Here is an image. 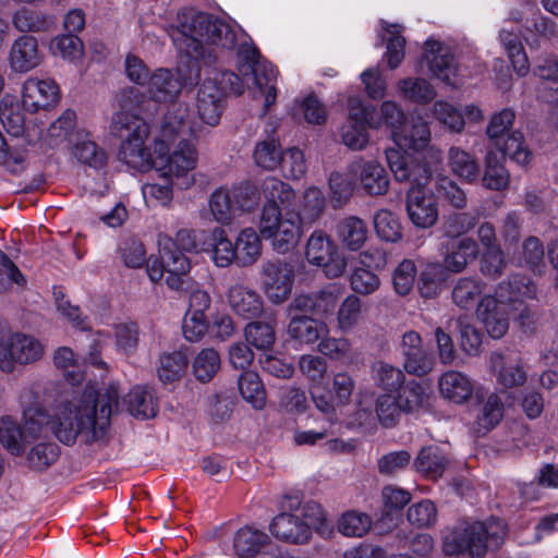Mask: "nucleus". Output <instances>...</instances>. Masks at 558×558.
I'll return each mask as SVG.
<instances>
[{
	"instance_id": "obj_1",
	"label": "nucleus",
	"mask_w": 558,
	"mask_h": 558,
	"mask_svg": "<svg viewBox=\"0 0 558 558\" xmlns=\"http://www.w3.org/2000/svg\"><path fill=\"white\" fill-rule=\"evenodd\" d=\"M178 51L191 60L209 61L217 51L236 48L239 72L254 84V97L264 96L267 110L277 98V76L274 65L260 59L257 49L247 44L241 29L223 20L193 9L178 14V24L170 33Z\"/></svg>"
},
{
	"instance_id": "obj_2",
	"label": "nucleus",
	"mask_w": 558,
	"mask_h": 558,
	"mask_svg": "<svg viewBox=\"0 0 558 558\" xmlns=\"http://www.w3.org/2000/svg\"><path fill=\"white\" fill-rule=\"evenodd\" d=\"M118 399V389L113 385L101 392L93 385L65 391L56 400L51 414L46 413L44 429L48 428L64 445H73L80 438L96 439L108 427Z\"/></svg>"
},
{
	"instance_id": "obj_3",
	"label": "nucleus",
	"mask_w": 558,
	"mask_h": 558,
	"mask_svg": "<svg viewBox=\"0 0 558 558\" xmlns=\"http://www.w3.org/2000/svg\"><path fill=\"white\" fill-rule=\"evenodd\" d=\"M119 111L112 116L111 130L121 138L118 158L131 169H151L153 155L147 145L150 129L140 113L149 112V99L134 88L123 89L119 97Z\"/></svg>"
},
{
	"instance_id": "obj_4",
	"label": "nucleus",
	"mask_w": 558,
	"mask_h": 558,
	"mask_svg": "<svg viewBox=\"0 0 558 558\" xmlns=\"http://www.w3.org/2000/svg\"><path fill=\"white\" fill-rule=\"evenodd\" d=\"M536 294L534 283L526 277L515 275L507 282H501L496 296L483 295L476 307V316L485 326L488 335L499 339L506 335L509 328L508 302H517L520 299H532Z\"/></svg>"
},
{
	"instance_id": "obj_5",
	"label": "nucleus",
	"mask_w": 558,
	"mask_h": 558,
	"mask_svg": "<svg viewBox=\"0 0 558 558\" xmlns=\"http://www.w3.org/2000/svg\"><path fill=\"white\" fill-rule=\"evenodd\" d=\"M506 536V525L499 519L475 522L444 536V551L448 556L465 555L482 558L487 549L501 546Z\"/></svg>"
},
{
	"instance_id": "obj_6",
	"label": "nucleus",
	"mask_w": 558,
	"mask_h": 558,
	"mask_svg": "<svg viewBox=\"0 0 558 558\" xmlns=\"http://www.w3.org/2000/svg\"><path fill=\"white\" fill-rule=\"evenodd\" d=\"M258 232L278 254L294 250L303 234V225L295 210L282 211L279 206L264 205L258 220Z\"/></svg>"
},
{
	"instance_id": "obj_7",
	"label": "nucleus",
	"mask_w": 558,
	"mask_h": 558,
	"mask_svg": "<svg viewBox=\"0 0 558 558\" xmlns=\"http://www.w3.org/2000/svg\"><path fill=\"white\" fill-rule=\"evenodd\" d=\"M163 143L155 141L151 168L160 172L165 179L172 181V184L181 190H186L195 183L193 170L198 161V151L195 145L181 140L170 153L163 151Z\"/></svg>"
},
{
	"instance_id": "obj_8",
	"label": "nucleus",
	"mask_w": 558,
	"mask_h": 558,
	"mask_svg": "<svg viewBox=\"0 0 558 558\" xmlns=\"http://www.w3.org/2000/svg\"><path fill=\"white\" fill-rule=\"evenodd\" d=\"M242 80L233 72H215L197 87L195 107L202 123L216 126L221 118L222 100L227 93L241 94Z\"/></svg>"
},
{
	"instance_id": "obj_9",
	"label": "nucleus",
	"mask_w": 558,
	"mask_h": 558,
	"mask_svg": "<svg viewBox=\"0 0 558 558\" xmlns=\"http://www.w3.org/2000/svg\"><path fill=\"white\" fill-rule=\"evenodd\" d=\"M158 257L148 258L146 272L151 282H159L167 274V286L175 291L186 290L191 262L175 247L173 239L160 233L157 240Z\"/></svg>"
},
{
	"instance_id": "obj_10",
	"label": "nucleus",
	"mask_w": 558,
	"mask_h": 558,
	"mask_svg": "<svg viewBox=\"0 0 558 558\" xmlns=\"http://www.w3.org/2000/svg\"><path fill=\"white\" fill-rule=\"evenodd\" d=\"M46 412L40 408L24 410V425L21 426L11 416L0 418V442L14 456H21L26 446L44 435Z\"/></svg>"
},
{
	"instance_id": "obj_11",
	"label": "nucleus",
	"mask_w": 558,
	"mask_h": 558,
	"mask_svg": "<svg viewBox=\"0 0 558 558\" xmlns=\"http://www.w3.org/2000/svg\"><path fill=\"white\" fill-rule=\"evenodd\" d=\"M305 258L318 267L328 279L342 277L348 268V258L331 236L324 230L313 231L305 244Z\"/></svg>"
},
{
	"instance_id": "obj_12",
	"label": "nucleus",
	"mask_w": 558,
	"mask_h": 558,
	"mask_svg": "<svg viewBox=\"0 0 558 558\" xmlns=\"http://www.w3.org/2000/svg\"><path fill=\"white\" fill-rule=\"evenodd\" d=\"M43 343L31 335L15 332L0 340V369L10 374L16 365H27L44 355Z\"/></svg>"
},
{
	"instance_id": "obj_13",
	"label": "nucleus",
	"mask_w": 558,
	"mask_h": 558,
	"mask_svg": "<svg viewBox=\"0 0 558 558\" xmlns=\"http://www.w3.org/2000/svg\"><path fill=\"white\" fill-rule=\"evenodd\" d=\"M260 275L262 290L270 303L278 305L290 299L295 280L293 263L279 258L266 260Z\"/></svg>"
},
{
	"instance_id": "obj_14",
	"label": "nucleus",
	"mask_w": 558,
	"mask_h": 558,
	"mask_svg": "<svg viewBox=\"0 0 558 558\" xmlns=\"http://www.w3.org/2000/svg\"><path fill=\"white\" fill-rule=\"evenodd\" d=\"M159 132L161 138L157 141L163 143L182 135L197 137L203 132V125L192 118L187 105L173 102L160 120Z\"/></svg>"
},
{
	"instance_id": "obj_15",
	"label": "nucleus",
	"mask_w": 558,
	"mask_h": 558,
	"mask_svg": "<svg viewBox=\"0 0 558 558\" xmlns=\"http://www.w3.org/2000/svg\"><path fill=\"white\" fill-rule=\"evenodd\" d=\"M424 59L433 77L452 87H458L462 84L450 47L436 40H427L425 43Z\"/></svg>"
},
{
	"instance_id": "obj_16",
	"label": "nucleus",
	"mask_w": 558,
	"mask_h": 558,
	"mask_svg": "<svg viewBox=\"0 0 558 558\" xmlns=\"http://www.w3.org/2000/svg\"><path fill=\"white\" fill-rule=\"evenodd\" d=\"M405 372L414 376H425L434 369L435 357L422 345L418 332L409 330L403 333L400 343Z\"/></svg>"
},
{
	"instance_id": "obj_17",
	"label": "nucleus",
	"mask_w": 558,
	"mask_h": 558,
	"mask_svg": "<svg viewBox=\"0 0 558 558\" xmlns=\"http://www.w3.org/2000/svg\"><path fill=\"white\" fill-rule=\"evenodd\" d=\"M44 60L45 54L39 49L37 38L27 34L15 38L8 52L9 68L12 72L19 74L37 69Z\"/></svg>"
},
{
	"instance_id": "obj_18",
	"label": "nucleus",
	"mask_w": 558,
	"mask_h": 558,
	"mask_svg": "<svg viewBox=\"0 0 558 558\" xmlns=\"http://www.w3.org/2000/svg\"><path fill=\"white\" fill-rule=\"evenodd\" d=\"M59 99L60 89L52 78L31 76L23 83L22 104L32 113L54 106Z\"/></svg>"
},
{
	"instance_id": "obj_19",
	"label": "nucleus",
	"mask_w": 558,
	"mask_h": 558,
	"mask_svg": "<svg viewBox=\"0 0 558 558\" xmlns=\"http://www.w3.org/2000/svg\"><path fill=\"white\" fill-rule=\"evenodd\" d=\"M421 186H412L408 192L407 213L415 227L427 229L438 219V206L435 196Z\"/></svg>"
},
{
	"instance_id": "obj_20",
	"label": "nucleus",
	"mask_w": 558,
	"mask_h": 558,
	"mask_svg": "<svg viewBox=\"0 0 558 558\" xmlns=\"http://www.w3.org/2000/svg\"><path fill=\"white\" fill-rule=\"evenodd\" d=\"M430 129L422 116H411L403 125L392 132V141L398 149L423 151L430 143Z\"/></svg>"
},
{
	"instance_id": "obj_21",
	"label": "nucleus",
	"mask_w": 558,
	"mask_h": 558,
	"mask_svg": "<svg viewBox=\"0 0 558 558\" xmlns=\"http://www.w3.org/2000/svg\"><path fill=\"white\" fill-rule=\"evenodd\" d=\"M351 173L357 185L368 195H384L389 189L387 172L376 160L359 158L352 161Z\"/></svg>"
},
{
	"instance_id": "obj_22",
	"label": "nucleus",
	"mask_w": 558,
	"mask_h": 558,
	"mask_svg": "<svg viewBox=\"0 0 558 558\" xmlns=\"http://www.w3.org/2000/svg\"><path fill=\"white\" fill-rule=\"evenodd\" d=\"M489 362L490 371L501 387L515 388L526 383L527 374L519 356L494 352Z\"/></svg>"
},
{
	"instance_id": "obj_23",
	"label": "nucleus",
	"mask_w": 558,
	"mask_h": 558,
	"mask_svg": "<svg viewBox=\"0 0 558 558\" xmlns=\"http://www.w3.org/2000/svg\"><path fill=\"white\" fill-rule=\"evenodd\" d=\"M335 235L347 252H359L366 244L369 230L365 220L357 216H347L335 227Z\"/></svg>"
},
{
	"instance_id": "obj_24",
	"label": "nucleus",
	"mask_w": 558,
	"mask_h": 558,
	"mask_svg": "<svg viewBox=\"0 0 558 558\" xmlns=\"http://www.w3.org/2000/svg\"><path fill=\"white\" fill-rule=\"evenodd\" d=\"M227 300L231 310L244 319L256 318L264 310L262 296L254 289L241 283L229 288Z\"/></svg>"
},
{
	"instance_id": "obj_25",
	"label": "nucleus",
	"mask_w": 558,
	"mask_h": 558,
	"mask_svg": "<svg viewBox=\"0 0 558 558\" xmlns=\"http://www.w3.org/2000/svg\"><path fill=\"white\" fill-rule=\"evenodd\" d=\"M270 532L275 537L287 543L303 544L311 537L306 523L299 514L280 513L270 523Z\"/></svg>"
},
{
	"instance_id": "obj_26",
	"label": "nucleus",
	"mask_w": 558,
	"mask_h": 558,
	"mask_svg": "<svg viewBox=\"0 0 558 558\" xmlns=\"http://www.w3.org/2000/svg\"><path fill=\"white\" fill-rule=\"evenodd\" d=\"M478 253L476 241L469 236L461 238L446 246L444 267L450 272L460 274L478 256Z\"/></svg>"
},
{
	"instance_id": "obj_27",
	"label": "nucleus",
	"mask_w": 558,
	"mask_h": 558,
	"mask_svg": "<svg viewBox=\"0 0 558 558\" xmlns=\"http://www.w3.org/2000/svg\"><path fill=\"white\" fill-rule=\"evenodd\" d=\"M440 395L454 403H463L473 395V383L463 373L447 371L438 379Z\"/></svg>"
},
{
	"instance_id": "obj_28",
	"label": "nucleus",
	"mask_w": 558,
	"mask_h": 558,
	"mask_svg": "<svg viewBox=\"0 0 558 558\" xmlns=\"http://www.w3.org/2000/svg\"><path fill=\"white\" fill-rule=\"evenodd\" d=\"M72 154L80 162L94 169L102 168L108 159L105 149L99 147L92 134L85 130L76 132Z\"/></svg>"
},
{
	"instance_id": "obj_29",
	"label": "nucleus",
	"mask_w": 558,
	"mask_h": 558,
	"mask_svg": "<svg viewBox=\"0 0 558 558\" xmlns=\"http://www.w3.org/2000/svg\"><path fill=\"white\" fill-rule=\"evenodd\" d=\"M181 89L182 82L169 70L159 69L148 80L149 98L157 102L171 101L181 93Z\"/></svg>"
},
{
	"instance_id": "obj_30",
	"label": "nucleus",
	"mask_w": 558,
	"mask_h": 558,
	"mask_svg": "<svg viewBox=\"0 0 558 558\" xmlns=\"http://www.w3.org/2000/svg\"><path fill=\"white\" fill-rule=\"evenodd\" d=\"M504 416V404L497 393H490L481 404L472 424L477 436H484L495 428Z\"/></svg>"
},
{
	"instance_id": "obj_31",
	"label": "nucleus",
	"mask_w": 558,
	"mask_h": 558,
	"mask_svg": "<svg viewBox=\"0 0 558 558\" xmlns=\"http://www.w3.org/2000/svg\"><path fill=\"white\" fill-rule=\"evenodd\" d=\"M126 411L136 418L147 420L155 417L158 411L157 401L153 390L144 386L133 387L123 398Z\"/></svg>"
},
{
	"instance_id": "obj_32",
	"label": "nucleus",
	"mask_w": 558,
	"mask_h": 558,
	"mask_svg": "<svg viewBox=\"0 0 558 558\" xmlns=\"http://www.w3.org/2000/svg\"><path fill=\"white\" fill-rule=\"evenodd\" d=\"M14 27L21 33H46L54 28L52 15L23 7L12 16Z\"/></svg>"
},
{
	"instance_id": "obj_33",
	"label": "nucleus",
	"mask_w": 558,
	"mask_h": 558,
	"mask_svg": "<svg viewBox=\"0 0 558 558\" xmlns=\"http://www.w3.org/2000/svg\"><path fill=\"white\" fill-rule=\"evenodd\" d=\"M202 251L210 252L214 263L218 267H227L232 262H236L234 243H232L227 232L222 228H215L207 242H203Z\"/></svg>"
},
{
	"instance_id": "obj_34",
	"label": "nucleus",
	"mask_w": 558,
	"mask_h": 558,
	"mask_svg": "<svg viewBox=\"0 0 558 558\" xmlns=\"http://www.w3.org/2000/svg\"><path fill=\"white\" fill-rule=\"evenodd\" d=\"M234 250L238 265H253L262 255L260 234L251 227L242 229L234 240Z\"/></svg>"
},
{
	"instance_id": "obj_35",
	"label": "nucleus",
	"mask_w": 558,
	"mask_h": 558,
	"mask_svg": "<svg viewBox=\"0 0 558 558\" xmlns=\"http://www.w3.org/2000/svg\"><path fill=\"white\" fill-rule=\"evenodd\" d=\"M485 291V283L474 277H462L452 288V302L461 310H472L481 301Z\"/></svg>"
},
{
	"instance_id": "obj_36",
	"label": "nucleus",
	"mask_w": 558,
	"mask_h": 558,
	"mask_svg": "<svg viewBox=\"0 0 558 558\" xmlns=\"http://www.w3.org/2000/svg\"><path fill=\"white\" fill-rule=\"evenodd\" d=\"M268 542L263 531L250 525L239 529L233 537V550L239 558H252Z\"/></svg>"
},
{
	"instance_id": "obj_37",
	"label": "nucleus",
	"mask_w": 558,
	"mask_h": 558,
	"mask_svg": "<svg viewBox=\"0 0 558 558\" xmlns=\"http://www.w3.org/2000/svg\"><path fill=\"white\" fill-rule=\"evenodd\" d=\"M448 165L451 172L463 182L473 183L480 177V165L476 158L460 147L449 148Z\"/></svg>"
},
{
	"instance_id": "obj_38",
	"label": "nucleus",
	"mask_w": 558,
	"mask_h": 558,
	"mask_svg": "<svg viewBox=\"0 0 558 558\" xmlns=\"http://www.w3.org/2000/svg\"><path fill=\"white\" fill-rule=\"evenodd\" d=\"M289 336L302 343L312 344L328 333L325 323L308 316H294L288 325Z\"/></svg>"
},
{
	"instance_id": "obj_39",
	"label": "nucleus",
	"mask_w": 558,
	"mask_h": 558,
	"mask_svg": "<svg viewBox=\"0 0 558 558\" xmlns=\"http://www.w3.org/2000/svg\"><path fill=\"white\" fill-rule=\"evenodd\" d=\"M29 158V143L24 140H15L8 143L0 134V165L15 173L22 171Z\"/></svg>"
},
{
	"instance_id": "obj_40",
	"label": "nucleus",
	"mask_w": 558,
	"mask_h": 558,
	"mask_svg": "<svg viewBox=\"0 0 558 558\" xmlns=\"http://www.w3.org/2000/svg\"><path fill=\"white\" fill-rule=\"evenodd\" d=\"M510 183V173L502 160L494 151H488L485 157V169L482 177V185L490 191H505Z\"/></svg>"
},
{
	"instance_id": "obj_41",
	"label": "nucleus",
	"mask_w": 558,
	"mask_h": 558,
	"mask_svg": "<svg viewBox=\"0 0 558 558\" xmlns=\"http://www.w3.org/2000/svg\"><path fill=\"white\" fill-rule=\"evenodd\" d=\"M208 206L214 220L219 225L229 226L239 217L229 189L220 187L214 191L208 199Z\"/></svg>"
},
{
	"instance_id": "obj_42",
	"label": "nucleus",
	"mask_w": 558,
	"mask_h": 558,
	"mask_svg": "<svg viewBox=\"0 0 558 558\" xmlns=\"http://www.w3.org/2000/svg\"><path fill=\"white\" fill-rule=\"evenodd\" d=\"M371 375L374 385L384 392L395 393L405 381V375L399 367L383 361L372 365Z\"/></svg>"
},
{
	"instance_id": "obj_43",
	"label": "nucleus",
	"mask_w": 558,
	"mask_h": 558,
	"mask_svg": "<svg viewBox=\"0 0 558 558\" xmlns=\"http://www.w3.org/2000/svg\"><path fill=\"white\" fill-rule=\"evenodd\" d=\"M238 389L242 398L255 410H262L266 405V390L258 374L253 371H244L238 378Z\"/></svg>"
},
{
	"instance_id": "obj_44",
	"label": "nucleus",
	"mask_w": 558,
	"mask_h": 558,
	"mask_svg": "<svg viewBox=\"0 0 558 558\" xmlns=\"http://www.w3.org/2000/svg\"><path fill=\"white\" fill-rule=\"evenodd\" d=\"M373 225L379 240L397 243L402 239V225L399 217L389 209L381 208L374 213Z\"/></svg>"
},
{
	"instance_id": "obj_45",
	"label": "nucleus",
	"mask_w": 558,
	"mask_h": 558,
	"mask_svg": "<svg viewBox=\"0 0 558 558\" xmlns=\"http://www.w3.org/2000/svg\"><path fill=\"white\" fill-rule=\"evenodd\" d=\"M325 208L326 198L323 191L316 186H310L305 189L300 203V210L296 213L304 226L317 221L323 216Z\"/></svg>"
},
{
	"instance_id": "obj_46",
	"label": "nucleus",
	"mask_w": 558,
	"mask_h": 558,
	"mask_svg": "<svg viewBox=\"0 0 558 558\" xmlns=\"http://www.w3.org/2000/svg\"><path fill=\"white\" fill-rule=\"evenodd\" d=\"M429 388L416 381H409L395 392L402 412H413L428 404Z\"/></svg>"
},
{
	"instance_id": "obj_47",
	"label": "nucleus",
	"mask_w": 558,
	"mask_h": 558,
	"mask_svg": "<svg viewBox=\"0 0 558 558\" xmlns=\"http://www.w3.org/2000/svg\"><path fill=\"white\" fill-rule=\"evenodd\" d=\"M400 97L416 104H427L436 97L434 86L424 78L407 77L398 82Z\"/></svg>"
},
{
	"instance_id": "obj_48",
	"label": "nucleus",
	"mask_w": 558,
	"mask_h": 558,
	"mask_svg": "<svg viewBox=\"0 0 558 558\" xmlns=\"http://www.w3.org/2000/svg\"><path fill=\"white\" fill-rule=\"evenodd\" d=\"M48 49L53 57H59L68 62H77L84 56V45L82 40L72 34L52 37L49 41Z\"/></svg>"
},
{
	"instance_id": "obj_49",
	"label": "nucleus",
	"mask_w": 558,
	"mask_h": 558,
	"mask_svg": "<svg viewBox=\"0 0 558 558\" xmlns=\"http://www.w3.org/2000/svg\"><path fill=\"white\" fill-rule=\"evenodd\" d=\"M363 317V304L355 294L347 295L337 311V326L342 332H349L359 326Z\"/></svg>"
},
{
	"instance_id": "obj_50",
	"label": "nucleus",
	"mask_w": 558,
	"mask_h": 558,
	"mask_svg": "<svg viewBox=\"0 0 558 558\" xmlns=\"http://www.w3.org/2000/svg\"><path fill=\"white\" fill-rule=\"evenodd\" d=\"M246 342L258 351H269L276 342L275 326L270 322H252L244 328Z\"/></svg>"
},
{
	"instance_id": "obj_51",
	"label": "nucleus",
	"mask_w": 558,
	"mask_h": 558,
	"mask_svg": "<svg viewBox=\"0 0 558 558\" xmlns=\"http://www.w3.org/2000/svg\"><path fill=\"white\" fill-rule=\"evenodd\" d=\"M372 527L368 514L355 510L342 513L337 521V530L347 537H363Z\"/></svg>"
},
{
	"instance_id": "obj_52",
	"label": "nucleus",
	"mask_w": 558,
	"mask_h": 558,
	"mask_svg": "<svg viewBox=\"0 0 558 558\" xmlns=\"http://www.w3.org/2000/svg\"><path fill=\"white\" fill-rule=\"evenodd\" d=\"M219 353L211 348L201 350L192 362V371L196 379L202 383L211 380L220 369Z\"/></svg>"
},
{
	"instance_id": "obj_53",
	"label": "nucleus",
	"mask_w": 558,
	"mask_h": 558,
	"mask_svg": "<svg viewBox=\"0 0 558 558\" xmlns=\"http://www.w3.org/2000/svg\"><path fill=\"white\" fill-rule=\"evenodd\" d=\"M447 462V458L439 448L426 447L420 451L415 460V468L426 476L437 478L444 473Z\"/></svg>"
},
{
	"instance_id": "obj_54",
	"label": "nucleus",
	"mask_w": 558,
	"mask_h": 558,
	"mask_svg": "<svg viewBox=\"0 0 558 558\" xmlns=\"http://www.w3.org/2000/svg\"><path fill=\"white\" fill-rule=\"evenodd\" d=\"M402 149L388 148L386 149V159L390 171L395 179L399 182H412L415 183L414 177L418 175L417 165H413V161L409 156H405Z\"/></svg>"
},
{
	"instance_id": "obj_55",
	"label": "nucleus",
	"mask_w": 558,
	"mask_h": 558,
	"mask_svg": "<svg viewBox=\"0 0 558 558\" xmlns=\"http://www.w3.org/2000/svg\"><path fill=\"white\" fill-rule=\"evenodd\" d=\"M260 193L266 199L264 205L279 206L294 198V191L288 184L275 177H268L260 184Z\"/></svg>"
},
{
	"instance_id": "obj_56",
	"label": "nucleus",
	"mask_w": 558,
	"mask_h": 558,
	"mask_svg": "<svg viewBox=\"0 0 558 558\" xmlns=\"http://www.w3.org/2000/svg\"><path fill=\"white\" fill-rule=\"evenodd\" d=\"M282 153L280 144L274 138L258 142L253 151L254 162L266 171H274L280 163Z\"/></svg>"
},
{
	"instance_id": "obj_57",
	"label": "nucleus",
	"mask_w": 558,
	"mask_h": 558,
	"mask_svg": "<svg viewBox=\"0 0 558 558\" xmlns=\"http://www.w3.org/2000/svg\"><path fill=\"white\" fill-rule=\"evenodd\" d=\"M498 149L519 165H526L531 160V151L524 143L521 132L513 131L502 142L497 141Z\"/></svg>"
},
{
	"instance_id": "obj_58",
	"label": "nucleus",
	"mask_w": 558,
	"mask_h": 558,
	"mask_svg": "<svg viewBox=\"0 0 558 558\" xmlns=\"http://www.w3.org/2000/svg\"><path fill=\"white\" fill-rule=\"evenodd\" d=\"M159 362L157 373L159 379L163 383L178 380L187 366L186 356L179 351L162 354Z\"/></svg>"
},
{
	"instance_id": "obj_59",
	"label": "nucleus",
	"mask_w": 558,
	"mask_h": 558,
	"mask_svg": "<svg viewBox=\"0 0 558 558\" xmlns=\"http://www.w3.org/2000/svg\"><path fill=\"white\" fill-rule=\"evenodd\" d=\"M434 118L449 131L460 133L464 129L462 112L452 104L445 100H437L433 105Z\"/></svg>"
},
{
	"instance_id": "obj_60",
	"label": "nucleus",
	"mask_w": 558,
	"mask_h": 558,
	"mask_svg": "<svg viewBox=\"0 0 558 558\" xmlns=\"http://www.w3.org/2000/svg\"><path fill=\"white\" fill-rule=\"evenodd\" d=\"M444 269V265L441 266L438 263H429L425 266L418 278V290L422 296L430 299L440 292Z\"/></svg>"
},
{
	"instance_id": "obj_61",
	"label": "nucleus",
	"mask_w": 558,
	"mask_h": 558,
	"mask_svg": "<svg viewBox=\"0 0 558 558\" xmlns=\"http://www.w3.org/2000/svg\"><path fill=\"white\" fill-rule=\"evenodd\" d=\"M422 153V160L417 163L418 175L414 177L416 185H425L441 168V151L435 146H427Z\"/></svg>"
},
{
	"instance_id": "obj_62",
	"label": "nucleus",
	"mask_w": 558,
	"mask_h": 558,
	"mask_svg": "<svg viewBox=\"0 0 558 558\" xmlns=\"http://www.w3.org/2000/svg\"><path fill=\"white\" fill-rule=\"evenodd\" d=\"M350 288L359 295H369L376 292L380 287V279L371 268L357 266L349 278Z\"/></svg>"
},
{
	"instance_id": "obj_63",
	"label": "nucleus",
	"mask_w": 558,
	"mask_h": 558,
	"mask_svg": "<svg viewBox=\"0 0 558 558\" xmlns=\"http://www.w3.org/2000/svg\"><path fill=\"white\" fill-rule=\"evenodd\" d=\"M278 167L281 174L288 180H300L307 170L304 154L296 147L289 148L282 153Z\"/></svg>"
},
{
	"instance_id": "obj_64",
	"label": "nucleus",
	"mask_w": 558,
	"mask_h": 558,
	"mask_svg": "<svg viewBox=\"0 0 558 558\" xmlns=\"http://www.w3.org/2000/svg\"><path fill=\"white\" fill-rule=\"evenodd\" d=\"M54 365L63 372L64 377L72 385L80 384L84 374L73 351L68 347H62L56 350L53 354Z\"/></svg>"
}]
</instances>
